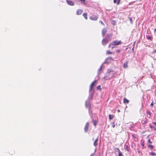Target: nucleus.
Instances as JSON below:
<instances>
[{
	"mask_svg": "<svg viewBox=\"0 0 156 156\" xmlns=\"http://www.w3.org/2000/svg\"><path fill=\"white\" fill-rule=\"evenodd\" d=\"M129 100L127 99L126 98H124L123 99V102L125 104L128 103H129Z\"/></svg>",
	"mask_w": 156,
	"mask_h": 156,
	"instance_id": "17",
	"label": "nucleus"
},
{
	"mask_svg": "<svg viewBox=\"0 0 156 156\" xmlns=\"http://www.w3.org/2000/svg\"><path fill=\"white\" fill-rule=\"evenodd\" d=\"M154 53H156V49L154 50L153 51Z\"/></svg>",
	"mask_w": 156,
	"mask_h": 156,
	"instance_id": "41",
	"label": "nucleus"
},
{
	"mask_svg": "<svg viewBox=\"0 0 156 156\" xmlns=\"http://www.w3.org/2000/svg\"><path fill=\"white\" fill-rule=\"evenodd\" d=\"M150 127L151 128H153V127H154V126H151V125L150 126Z\"/></svg>",
	"mask_w": 156,
	"mask_h": 156,
	"instance_id": "42",
	"label": "nucleus"
},
{
	"mask_svg": "<svg viewBox=\"0 0 156 156\" xmlns=\"http://www.w3.org/2000/svg\"><path fill=\"white\" fill-rule=\"evenodd\" d=\"M83 11L81 9H78L76 11V14L77 15H81L82 12Z\"/></svg>",
	"mask_w": 156,
	"mask_h": 156,
	"instance_id": "14",
	"label": "nucleus"
},
{
	"mask_svg": "<svg viewBox=\"0 0 156 156\" xmlns=\"http://www.w3.org/2000/svg\"><path fill=\"white\" fill-rule=\"evenodd\" d=\"M114 46H112H112H111V47H110V48H111L112 49H113V48H114Z\"/></svg>",
	"mask_w": 156,
	"mask_h": 156,
	"instance_id": "38",
	"label": "nucleus"
},
{
	"mask_svg": "<svg viewBox=\"0 0 156 156\" xmlns=\"http://www.w3.org/2000/svg\"><path fill=\"white\" fill-rule=\"evenodd\" d=\"M94 90H92L89 92V95L88 97V99H92L93 98L94 94Z\"/></svg>",
	"mask_w": 156,
	"mask_h": 156,
	"instance_id": "5",
	"label": "nucleus"
},
{
	"mask_svg": "<svg viewBox=\"0 0 156 156\" xmlns=\"http://www.w3.org/2000/svg\"><path fill=\"white\" fill-rule=\"evenodd\" d=\"M147 147H150L151 149H153L154 148V146L152 145H149Z\"/></svg>",
	"mask_w": 156,
	"mask_h": 156,
	"instance_id": "23",
	"label": "nucleus"
},
{
	"mask_svg": "<svg viewBox=\"0 0 156 156\" xmlns=\"http://www.w3.org/2000/svg\"><path fill=\"white\" fill-rule=\"evenodd\" d=\"M94 155L95 154L94 153H92L90 155V156H94Z\"/></svg>",
	"mask_w": 156,
	"mask_h": 156,
	"instance_id": "36",
	"label": "nucleus"
},
{
	"mask_svg": "<svg viewBox=\"0 0 156 156\" xmlns=\"http://www.w3.org/2000/svg\"><path fill=\"white\" fill-rule=\"evenodd\" d=\"M66 2L67 4L69 5L73 6L74 5L73 2L72 1L66 0Z\"/></svg>",
	"mask_w": 156,
	"mask_h": 156,
	"instance_id": "11",
	"label": "nucleus"
},
{
	"mask_svg": "<svg viewBox=\"0 0 156 156\" xmlns=\"http://www.w3.org/2000/svg\"><path fill=\"white\" fill-rule=\"evenodd\" d=\"M147 38L148 40H150L151 41L152 40V38L151 37V36H147Z\"/></svg>",
	"mask_w": 156,
	"mask_h": 156,
	"instance_id": "22",
	"label": "nucleus"
},
{
	"mask_svg": "<svg viewBox=\"0 0 156 156\" xmlns=\"http://www.w3.org/2000/svg\"><path fill=\"white\" fill-rule=\"evenodd\" d=\"M122 43V41H118V40H116L113 41L111 44H110L108 46V48H110L111 46H115L121 44Z\"/></svg>",
	"mask_w": 156,
	"mask_h": 156,
	"instance_id": "1",
	"label": "nucleus"
},
{
	"mask_svg": "<svg viewBox=\"0 0 156 156\" xmlns=\"http://www.w3.org/2000/svg\"><path fill=\"white\" fill-rule=\"evenodd\" d=\"M96 82V80H95L91 83L90 86L89 91H91L92 90H92L93 87L94 86Z\"/></svg>",
	"mask_w": 156,
	"mask_h": 156,
	"instance_id": "4",
	"label": "nucleus"
},
{
	"mask_svg": "<svg viewBox=\"0 0 156 156\" xmlns=\"http://www.w3.org/2000/svg\"><path fill=\"white\" fill-rule=\"evenodd\" d=\"M142 146H144V144H142Z\"/></svg>",
	"mask_w": 156,
	"mask_h": 156,
	"instance_id": "46",
	"label": "nucleus"
},
{
	"mask_svg": "<svg viewBox=\"0 0 156 156\" xmlns=\"http://www.w3.org/2000/svg\"><path fill=\"white\" fill-rule=\"evenodd\" d=\"M128 19L130 21V23L132 24V19L131 17H129Z\"/></svg>",
	"mask_w": 156,
	"mask_h": 156,
	"instance_id": "27",
	"label": "nucleus"
},
{
	"mask_svg": "<svg viewBox=\"0 0 156 156\" xmlns=\"http://www.w3.org/2000/svg\"><path fill=\"white\" fill-rule=\"evenodd\" d=\"M96 88L98 90H101V86L100 85L98 86Z\"/></svg>",
	"mask_w": 156,
	"mask_h": 156,
	"instance_id": "28",
	"label": "nucleus"
},
{
	"mask_svg": "<svg viewBox=\"0 0 156 156\" xmlns=\"http://www.w3.org/2000/svg\"><path fill=\"white\" fill-rule=\"evenodd\" d=\"M98 137L94 141V146H97L98 145Z\"/></svg>",
	"mask_w": 156,
	"mask_h": 156,
	"instance_id": "15",
	"label": "nucleus"
},
{
	"mask_svg": "<svg viewBox=\"0 0 156 156\" xmlns=\"http://www.w3.org/2000/svg\"><path fill=\"white\" fill-rule=\"evenodd\" d=\"M120 0H114V2L116 3L117 5H119L120 2Z\"/></svg>",
	"mask_w": 156,
	"mask_h": 156,
	"instance_id": "18",
	"label": "nucleus"
},
{
	"mask_svg": "<svg viewBox=\"0 0 156 156\" xmlns=\"http://www.w3.org/2000/svg\"><path fill=\"white\" fill-rule=\"evenodd\" d=\"M93 123L94 125L95 126H96L97 122L96 121L94 120H93Z\"/></svg>",
	"mask_w": 156,
	"mask_h": 156,
	"instance_id": "25",
	"label": "nucleus"
},
{
	"mask_svg": "<svg viewBox=\"0 0 156 156\" xmlns=\"http://www.w3.org/2000/svg\"><path fill=\"white\" fill-rule=\"evenodd\" d=\"M147 142L150 144H152V142L151 141L150 139H148L147 140Z\"/></svg>",
	"mask_w": 156,
	"mask_h": 156,
	"instance_id": "32",
	"label": "nucleus"
},
{
	"mask_svg": "<svg viewBox=\"0 0 156 156\" xmlns=\"http://www.w3.org/2000/svg\"><path fill=\"white\" fill-rule=\"evenodd\" d=\"M117 151L118 152V151L117 150H116V151H115V152H117Z\"/></svg>",
	"mask_w": 156,
	"mask_h": 156,
	"instance_id": "47",
	"label": "nucleus"
},
{
	"mask_svg": "<svg viewBox=\"0 0 156 156\" xmlns=\"http://www.w3.org/2000/svg\"><path fill=\"white\" fill-rule=\"evenodd\" d=\"M154 32H156V29L154 30Z\"/></svg>",
	"mask_w": 156,
	"mask_h": 156,
	"instance_id": "45",
	"label": "nucleus"
},
{
	"mask_svg": "<svg viewBox=\"0 0 156 156\" xmlns=\"http://www.w3.org/2000/svg\"><path fill=\"white\" fill-rule=\"evenodd\" d=\"M153 123L154 124V125L156 126V122H154Z\"/></svg>",
	"mask_w": 156,
	"mask_h": 156,
	"instance_id": "40",
	"label": "nucleus"
},
{
	"mask_svg": "<svg viewBox=\"0 0 156 156\" xmlns=\"http://www.w3.org/2000/svg\"><path fill=\"white\" fill-rule=\"evenodd\" d=\"M132 136L133 138H136L133 135H132Z\"/></svg>",
	"mask_w": 156,
	"mask_h": 156,
	"instance_id": "43",
	"label": "nucleus"
},
{
	"mask_svg": "<svg viewBox=\"0 0 156 156\" xmlns=\"http://www.w3.org/2000/svg\"><path fill=\"white\" fill-rule=\"evenodd\" d=\"M107 32V29L105 28H104L102 29V34L103 37L105 36V34Z\"/></svg>",
	"mask_w": 156,
	"mask_h": 156,
	"instance_id": "10",
	"label": "nucleus"
},
{
	"mask_svg": "<svg viewBox=\"0 0 156 156\" xmlns=\"http://www.w3.org/2000/svg\"><path fill=\"white\" fill-rule=\"evenodd\" d=\"M113 53L112 52H111L108 50L106 52L107 54H112Z\"/></svg>",
	"mask_w": 156,
	"mask_h": 156,
	"instance_id": "24",
	"label": "nucleus"
},
{
	"mask_svg": "<svg viewBox=\"0 0 156 156\" xmlns=\"http://www.w3.org/2000/svg\"><path fill=\"white\" fill-rule=\"evenodd\" d=\"M79 1H80L81 3L83 4H86V1L85 0H78Z\"/></svg>",
	"mask_w": 156,
	"mask_h": 156,
	"instance_id": "20",
	"label": "nucleus"
},
{
	"mask_svg": "<svg viewBox=\"0 0 156 156\" xmlns=\"http://www.w3.org/2000/svg\"><path fill=\"white\" fill-rule=\"evenodd\" d=\"M103 64V63L102 64L100 68L98 70V75H99L101 73V71L102 69Z\"/></svg>",
	"mask_w": 156,
	"mask_h": 156,
	"instance_id": "13",
	"label": "nucleus"
},
{
	"mask_svg": "<svg viewBox=\"0 0 156 156\" xmlns=\"http://www.w3.org/2000/svg\"><path fill=\"white\" fill-rule=\"evenodd\" d=\"M85 106L86 108L88 109L89 112H90V101L88 99L86 100L85 102Z\"/></svg>",
	"mask_w": 156,
	"mask_h": 156,
	"instance_id": "3",
	"label": "nucleus"
},
{
	"mask_svg": "<svg viewBox=\"0 0 156 156\" xmlns=\"http://www.w3.org/2000/svg\"><path fill=\"white\" fill-rule=\"evenodd\" d=\"M112 60H113V59L111 57L108 58L106 59L103 63L108 64L111 62V61Z\"/></svg>",
	"mask_w": 156,
	"mask_h": 156,
	"instance_id": "2",
	"label": "nucleus"
},
{
	"mask_svg": "<svg viewBox=\"0 0 156 156\" xmlns=\"http://www.w3.org/2000/svg\"><path fill=\"white\" fill-rule=\"evenodd\" d=\"M153 129H154V130L156 131V128H155V127H153Z\"/></svg>",
	"mask_w": 156,
	"mask_h": 156,
	"instance_id": "39",
	"label": "nucleus"
},
{
	"mask_svg": "<svg viewBox=\"0 0 156 156\" xmlns=\"http://www.w3.org/2000/svg\"><path fill=\"white\" fill-rule=\"evenodd\" d=\"M83 15L85 19L87 20V13H83Z\"/></svg>",
	"mask_w": 156,
	"mask_h": 156,
	"instance_id": "19",
	"label": "nucleus"
},
{
	"mask_svg": "<svg viewBox=\"0 0 156 156\" xmlns=\"http://www.w3.org/2000/svg\"><path fill=\"white\" fill-rule=\"evenodd\" d=\"M108 41L105 39V38H104L102 41V44L103 45H105L108 42Z\"/></svg>",
	"mask_w": 156,
	"mask_h": 156,
	"instance_id": "8",
	"label": "nucleus"
},
{
	"mask_svg": "<svg viewBox=\"0 0 156 156\" xmlns=\"http://www.w3.org/2000/svg\"><path fill=\"white\" fill-rule=\"evenodd\" d=\"M98 18V17L95 15L89 17L90 19L93 20H96Z\"/></svg>",
	"mask_w": 156,
	"mask_h": 156,
	"instance_id": "7",
	"label": "nucleus"
},
{
	"mask_svg": "<svg viewBox=\"0 0 156 156\" xmlns=\"http://www.w3.org/2000/svg\"><path fill=\"white\" fill-rule=\"evenodd\" d=\"M117 111H118V112H120V110H119V109H118V110H117Z\"/></svg>",
	"mask_w": 156,
	"mask_h": 156,
	"instance_id": "44",
	"label": "nucleus"
},
{
	"mask_svg": "<svg viewBox=\"0 0 156 156\" xmlns=\"http://www.w3.org/2000/svg\"><path fill=\"white\" fill-rule=\"evenodd\" d=\"M94 139V138H93V140Z\"/></svg>",
	"mask_w": 156,
	"mask_h": 156,
	"instance_id": "51",
	"label": "nucleus"
},
{
	"mask_svg": "<svg viewBox=\"0 0 156 156\" xmlns=\"http://www.w3.org/2000/svg\"><path fill=\"white\" fill-rule=\"evenodd\" d=\"M144 123H145V122L144 121Z\"/></svg>",
	"mask_w": 156,
	"mask_h": 156,
	"instance_id": "49",
	"label": "nucleus"
},
{
	"mask_svg": "<svg viewBox=\"0 0 156 156\" xmlns=\"http://www.w3.org/2000/svg\"><path fill=\"white\" fill-rule=\"evenodd\" d=\"M111 124H112V127H113V128H114L115 126V125L114 124V123L113 122L111 123Z\"/></svg>",
	"mask_w": 156,
	"mask_h": 156,
	"instance_id": "30",
	"label": "nucleus"
},
{
	"mask_svg": "<svg viewBox=\"0 0 156 156\" xmlns=\"http://www.w3.org/2000/svg\"><path fill=\"white\" fill-rule=\"evenodd\" d=\"M115 151H116V150H117L118 151V152L119 153V156H123L120 150L118 148H115Z\"/></svg>",
	"mask_w": 156,
	"mask_h": 156,
	"instance_id": "12",
	"label": "nucleus"
},
{
	"mask_svg": "<svg viewBox=\"0 0 156 156\" xmlns=\"http://www.w3.org/2000/svg\"><path fill=\"white\" fill-rule=\"evenodd\" d=\"M89 123L88 122H87L84 128V132L85 133L87 132L88 130V128L89 126Z\"/></svg>",
	"mask_w": 156,
	"mask_h": 156,
	"instance_id": "6",
	"label": "nucleus"
},
{
	"mask_svg": "<svg viewBox=\"0 0 156 156\" xmlns=\"http://www.w3.org/2000/svg\"><path fill=\"white\" fill-rule=\"evenodd\" d=\"M150 154H151V155H153V156L156 155V154H155V153L153 152H151V153Z\"/></svg>",
	"mask_w": 156,
	"mask_h": 156,
	"instance_id": "26",
	"label": "nucleus"
},
{
	"mask_svg": "<svg viewBox=\"0 0 156 156\" xmlns=\"http://www.w3.org/2000/svg\"><path fill=\"white\" fill-rule=\"evenodd\" d=\"M89 114H90V116H91V115L90 114V113H89Z\"/></svg>",
	"mask_w": 156,
	"mask_h": 156,
	"instance_id": "48",
	"label": "nucleus"
},
{
	"mask_svg": "<svg viewBox=\"0 0 156 156\" xmlns=\"http://www.w3.org/2000/svg\"><path fill=\"white\" fill-rule=\"evenodd\" d=\"M129 147H128V146L127 145H126V150H129Z\"/></svg>",
	"mask_w": 156,
	"mask_h": 156,
	"instance_id": "31",
	"label": "nucleus"
},
{
	"mask_svg": "<svg viewBox=\"0 0 156 156\" xmlns=\"http://www.w3.org/2000/svg\"><path fill=\"white\" fill-rule=\"evenodd\" d=\"M114 117V116L112 115H109V119L111 120L113 119Z\"/></svg>",
	"mask_w": 156,
	"mask_h": 156,
	"instance_id": "21",
	"label": "nucleus"
},
{
	"mask_svg": "<svg viewBox=\"0 0 156 156\" xmlns=\"http://www.w3.org/2000/svg\"><path fill=\"white\" fill-rule=\"evenodd\" d=\"M112 36V35L111 34H108L107 35L105 39L108 40V41H109L111 40V37Z\"/></svg>",
	"mask_w": 156,
	"mask_h": 156,
	"instance_id": "9",
	"label": "nucleus"
},
{
	"mask_svg": "<svg viewBox=\"0 0 156 156\" xmlns=\"http://www.w3.org/2000/svg\"><path fill=\"white\" fill-rule=\"evenodd\" d=\"M147 114H148L149 116H150L151 115V113L150 111H148L147 113ZM149 117H150V116H149Z\"/></svg>",
	"mask_w": 156,
	"mask_h": 156,
	"instance_id": "29",
	"label": "nucleus"
},
{
	"mask_svg": "<svg viewBox=\"0 0 156 156\" xmlns=\"http://www.w3.org/2000/svg\"><path fill=\"white\" fill-rule=\"evenodd\" d=\"M105 75L107 76H109V72L107 73H106Z\"/></svg>",
	"mask_w": 156,
	"mask_h": 156,
	"instance_id": "33",
	"label": "nucleus"
},
{
	"mask_svg": "<svg viewBox=\"0 0 156 156\" xmlns=\"http://www.w3.org/2000/svg\"><path fill=\"white\" fill-rule=\"evenodd\" d=\"M121 50L120 49L117 50L116 51L118 53H119L120 51Z\"/></svg>",
	"mask_w": 156,
	"mask_h": 156,
	"instance_id": "35",
	"label": "nucleus"
},
{
	"mask_svg": "<svg viewBox=\"0 0 156 156\" xmlns=\"http://www.w3.org/2000/svg\"><path fill=\"white\" fill-rule=\"evenodd\" d=\"M153 101H152L151 103V106H153Z\"/></svg>",
	"mask_w": 156,
	"mask_h": 156,
	"instance_id": "37",
	"label": "nucleus"
},
{
	"mask_svg": "<svg viewBox=\"0 0 156 156\" xmlns=\"http://www.w3.org/2000/svg\"><path fill=\"white\" fill-rule=\"evenodd\" d=\"M99 22L100 23H101V24L102 25H104V23H103V22H102L101 21H99Z\"/></svg>",
	"mask_w": 156,
	"mask_h": 156,
	"instance_id": "34",
	"label": "nucleus"
},
{
	"mask_svg": "<svg viewBox=\"0 0 156 156\" xmlns=\"http://www.w3.org/2000/svg\"><path fill=\"white\" fill-rule=\"evenodd\" d=\"M128 61H126L123 65V67L124 68H126L128 67Z\"/></svg>",
	"mask_w": 156,
	"mask_h": 156,
	"instance_id": "16",
	"label": "nucleus"
},
{
	"mask_svg": "<svg viewBox=\"0 0 156 156\" xmlns=\"http://www.w3.org/2000/svg\"><path fill=\"white\" fill-rule=\"evenodd\" d=\"M144 123H145V122L144 121Z\"/></svg>",
	"mask_w": 156,
	"mask_h": 156,
	"instance_id": "50",
	"label": "nucleus"
}]
</instances>
